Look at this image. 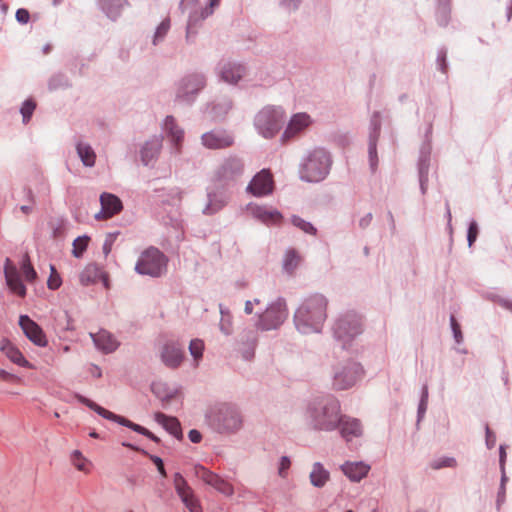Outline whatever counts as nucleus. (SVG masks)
Instances as JSON below:
<instances>
[{"mask_svg":"<svg viewBox=\"0 0 512 512\" xmlns=\"http://www.w3.org/2000/svg\"><path fill=\"white\" fill-rule=\"evenodd\" d=\"M342 412L339 399L332 394L312 397L306 402L303 419L308 429L315 432L337 430Z\"/></svg>","mask_w":512,"mask_h":512,"instance_id":"1","label":"nucleus"},{"mask_svg":"<svg viewBox=\"0 0 512 512\" xmlns=\"http://www.w3.org/2000/svg\"><path fill=\"white\" fill-rule=\"evenodd\" d=\"M328 299L320 293L305 298L294 313L297 330L303 334L321 332L327 318Z\"/></svg>","mask_w":512,"mask_h":512,"instance_id":"2","label":"nucleus"},{"mask_svg":"<svg viewBox=\"0 0 512 512\" xmlns=\"http://www.w3.org/2000/svg\"><path fill=\"white\" fill-rule=\"evenodd\" d=\"M207 425L220 434L235 433L242 427L243 419L239 409L230 403H216L205 413Z\"/></svg>","mask_w":512,"mask_h":512,"instance_id":"3","label":"nucleus"},{"mask_svg":"<svg viewBox=\"0 0 512 512\" xmlns=\"http://www.w3.org/2000/svg\"><path fill=\"white\" fill-rule=\"evenodd\" d=\"M331 166V154L325 148L316 147L303 157L299 165V177L308 183L321 182L328 176Z\"/></svg>","mask_w":512,"mask_h":512,"instance_id":"4","label":"nucleus"},{"mask_svg":"<svg viewBox=\"0 0 512 512\" xmlns=\"http://www.w3.org/2000/svg\"><path fill=\"white\" fill-rule=\"evenodd\" d=\"M287 115L281 106L266 105L254 116L253 125L264 139H273L286 123Z\"/></svg>","mask_w":512,"mask_h":512,"instance_id":"5","label":"nucleus"},{"mask_svg":"<svg viewBox=\"0 0 512 512\" xmlns=\"http://www.w3.org/2000/svg\"><path fill=\"white\" fill-rule=\"evenodd\" d=\"M332 332L334 339L347 349L353 340L363 332L362 317L354 311H346L335 320Z\"/></svg>","mask_w":512,"mask_h":512,"instance_id":"6","label":"nucleus"},{"mask_svg":"<svg viewBox=\"0 0 512 512\" xmlns=\"http://www.w3.org/2000/svg\"><path fill=\"white\" fill-rule=\"evenodd\" d=\"M206 85L205 74L200 72L185 74L175 84L174 101L181 105L192 106Z\"/></svg>","mask_w":512,"mask_h":512,"instance_id":"7","label":"nucleus"},{"mask_svg":"<svg viewBox=\"0 0 512 512\" xmlns=\"http://www.w3.org/2000/svg\"><path fill=\"white\" fill-rule=\"evenodd\" d=\"M168 258L156 247L145 249L139 256L135 271L152 278L161 277L167 270Z\"/></svg>","mask_w":512,"mask_h":512,"instance_id":"8","label":"nucleus"},{"mask_svg":"<svg viewBox=\"0 0 512 512\" xmlns=\"http://www.w3.org/2000/svg\"><path fill=\"white\" fill-rule=\"evenodd\" d=\"M245 169L244 161L237 155H229L224 158L214 172L213 181L221 188L234 186L242 177Z\"/></svg>","mask_w":512,"mask_h":512,"instance_id":"9","label":"nucleus"},{"mask_svg":"<svg viewBox=\"0 0 512 512\" xmlns=\"http://www.w3.org/2000/svg\"><path fill=\"white\" fill-rule=\"evenodd\" d=\"M362 366L354 361H347L333 368L332 388L343 391L352 388L363 376Z\"/></svg>","mask_w":512,"mask_h":512,"instance_id":"10","label":"nucleus"},{"mask_svg":"<svg viewBox=\"0 0 512 512\" xmlns=\"http://www.w3.org/2000/svg\"><path fill=\"white\" fill-rule=\"evenodd\" d=\"M287 317L288 309L286 300L283 297H278L259 315L256 324L257 329L262 331L278 329L285 322Z\"/></svg>","mask_w":512,"mask_h":512,"instance_id":"11","label":"nucleus"},{"mask_svg":"<svg viewBox=\"0 0 512 512\" xmlns=\"http://www.w3.org/2000/svg\"><path fill=\"white\" fill-rule=\"evenodd\" d=\"M215 70L219 80L229 85H237L247 73L244 64L231 60H221Z\"/></svg>","mask_w":512,"mask_h":512,"instance_id":"12","label":"nucleus"},{"mask_svg":"<svg viewBox=\"0 0 512 512\" xmlns=\"http://www.w3.org/2000/svg\"><path fill=\"white\" fill-rule=\"evenodd\" d=\"M194 474L198 479L202 480L205 484L212 486L220 493L226 496H232L234 494V488L229 482L203 465H195Z\"/></svg>","mask_w":512,"mask_h":512,"instance_id":"13","label":"nucleus"},{"mask_svg":"<svg viewBox=\"0 0 512 512\" xmlns=\"http://www.w3.org/2000/svg\"><path fill=\"white\" fill-rule=\"evenodd\" d=\"M274 189L273 176L269 170L263 169L251 179L246 191L255 197H264L272 194Z\"/></svg>","mask_w":512,"mask_h":512,"instance_id":"14","label":"nucleus"},{"mask_svg":"<svg viewBox=\"0 0 512 512\" xmlns=\"http://www.w3.org/2000/svg\"><path fill=\"white\" fill-rule=\"evenodd\" d=\"M227 188H221L215 183L214 187L207 188V204L203 208L204 215H214L221 211L228 203L229 196L226 193Z\"/></svg>","mask_w":512,"mask_h":512,"instance_id":"15","label":"nucleus"},{"mask_svg":"<svg viewBox=\"0 0 512 512\" xmlns=\"http://www.w3.org/2000/svg\"><path fill=\"white\" fill-rule=\"evenodd\" d=\"M202 144L208 149H226L234 144V136L225 129H214L201 136Z\"/></svg>","mask_w":512,"mask_h":512,"instance_id":"16","label":"nucleus"},{"mask_svg":"<svg viewBox=\"0 0 512 512\" xmlns=\"http://www.w3.org/2000/svg\"><path fill=\"white\" fill-rule=\"evenodd\" d=\"M19 326L33 344L39 347L47 346L48 341L43 329L28 315H21L19 317Z\"/></svg>","mask_w":512,"mask_h":512,"instance_id":"17","label":"nucleus"},{"mask_svg":"<svg viewBox=\"0 0 512 512\" xmlns=\"http://www.w3.org/2000/svg\"><path fill=\"white\" fill-rule=\"evenodd\" d=\"M336 431L339 432L346 442H350L354 438H359L363 435V425L358 418L341 412L339 426Z\"/></svg>","mask_w":512,"mask_h":512,"instance_id":"18","label":"nucleus"},{"mask_svg":"<svg viewBox=\"0 0 512 512\" xmlns=\"http://www.w3.org/2000/svg\"><path fill=\"white\" fill-rule=\"evenodd\" d=\"M161 361L170 369L178 368L184 359V347L178 342H166L160 353Z\"/></svg>","mask_w":512,"mask_h":512,"instance_id":"19","label":"nucleus"},{"mask_svg":"<svg viewBox=\"0 0 512 512\" xmlns=\"http://www.w3.org/2000/svg\"><path fill=\"white\" fill-rule=\"evenodd\" d=\"M258 343V332L255 329L244 330L237 340V351L242 358L250 361L254 358L255 349Z\"/></svg>","mask_w":512,"mask_h":512,"instance_id":"20","label":"nucleus"},{"mask_svg":"<svg viewBox=\"0 0 512 512\" xmlns=\"http://www.w3.org/2000/svg\"><path fill=\"white\" fill-rule=\"evenodd\" d=\"M4 275L9 289L20 297L26 296V287L23 284L17 267L9 258L6 259Z\"/></svg>","mask_w":512,"mask_h":512,"instance_id":"21","label":"nucleus"},{"mask_svg":"<svg viewBox=\"0 0 512 512\" xmlns=\"http://www.w3.org/2000/svg\"><path fill=\"white\" fill-rule=\"evenodd\" d=\"M188 21L186 26V41H192L197 35V28L201 25V22L205 20L209 15L213 13L211 8L200 7L188 11Z\"/></svg>","mask_w":512,"mask_h":512,"instance_id":"22","label":"nucleus"},{"mask_svg":"<svg viewBox=\"0 0 512 512\" xmlns=\"http://www.w3.org/2000/svg\"><path fill=\"white\" fill-rule=\"evenodd\" d=\"M252 216L265 225H278L283 219L280 211L264 205H249Z\"/></svg>","mask_w":512,"mask_h":512,"instance_id":"23","label":"nucleus"},{"mask_svg":"<svg viewBox=\"0 0 512 512\" xmlns=\"http://www.w3.org/2000/svg\"><path fill=\"white\" fill-rule=\"evenodd\" d=\"M162 142L163 136L155 135L144 143L140 151V156L141 161L145 166L150 165L157 159L162 148Z\"/></svg>","mask_w":512,"mask_h":512,"instance_id":"24","label":"nucleus"},{"mask_svg":"<svg viewBox=\"0 0 512 512\" xmlns=\"http://www.w3.org/2000/svg\"><path fill=\"white\" fill-rule=\"evenodd\" d=\"M309 122L310 117L306 113L293 115L281 136V141L285 143L292 139L295 135L304 130L309 125Z\"/></svg>","mask_w":512,"mask_h":512,"instance_id":"25","label":"nucleus"},{"mask_svg":"<svg viewBox=\"0 0 512 512\" xmlns=\"http://www.w3.org/2000/svg\"><path fill=\"white\" fill-rule=\"evenodd\" d=\"M163 131L173 144L175 151L178 153L184 139V131L180 126H178L173 116H166L163 123Z\"/></svg>","mask_w":512,"mask_h":512,"instance_id":"26","label":"nucleus"},{"mask_svg":"<svg viewBox=\"0 0 512 512\" xmlns=\"http://www.w3.org/2000/svg\"><path fill=\"white\" fill-rule=\"evenodd\" d=\"M343 474L352 482H360L367 476L371 467L370 465L360 462L347 461L340 466Z\"/></svg>","mask_w":512,"mask_h":512,"instance_id":"27","label":"nucleus"},{"mask_svg":"<svg viewBox=\"0 0 512 512\" xmlns=\"http://www.w3.org/2000/svg\"><path fill=\"white\" fill-rule=\"evenodd\" d=\"M90 335L97 349L105 354L114 352L119 346V342L107 330L101 329L99 332Z\"/></svg>","mask_w":512,"mask_h":512,"instance_id":"28","label":"nucleus"},{"mask_svg":"<svg viewBox=\"0 0 512 512\" xmlns=\"http://www.w3.org/2000/svg\"><path fill=\"white\" fill-rule=\"evenodd\" d=\"M154 420L176 439H183L182 427L178 418L166 415L163 412H156Z\"/></svg>","mask_w":512,"mask_h":512,"instance_id":"29","label":"nucleus"},{"mask_svg":"<svg viewBox=\"0 0 512 512\" xmlns=\"http://www.w3.org/2000/svg\"><path fill=\"white\" fill-rule=\"evenodd\" d=\"M0 350L14 364L24 368H33L32 364L26 360L22 352L9 340L4 339L1 342Z\"/></svg>","mask_w":512,"mask_h":512,"instance_id":"30","label":"nucleus"},{"mask_svg":"<svg viewBox=\"0 0 512 512\" xmlns=\"http://www.w3.org/2000/svg\"><path fill=\"white\" fill-rule=\"evenodd\" d=\"M233 100L230 97L211 102L207 105L208 113L212 120H223L233 108Z\"/></svg>","mask_w":512,"mask_h":512,"instance_id":"31","label":"nucleus"},{"mask_svg":"<svg viewBox=\"0 0 512 512\" xmlns=\"http://www.w3.org/2000/svg\"><path fill=\"white\" fill-rule=\"evenodd\" d=\"M151 391L161 401L163 408H166L177 395L176 389L170 388L168 384L161 381L153 382L151 384Z\"/></svg>","mask_w":512,"mask_h":512,"instance_id":"32","label":"nucleus"},{"mask_svg":"<svg viewBox=\"0 0 512 512\" xmlns=\"http://www.w3.org/2000/svg\"><path fill=\"white\" fill-rule=\"evenodd\" d=\"M97 3L106 16L113 21L119 18L124 6L129 4L127 0H98Z\"/></svg>","mask_w":512,"mask_h":512,"instance_id":"33","label":"nucleus"},{"mask_svg":"<svg viewBox=\"0 0 512 512\" xmlns=\"http://www.w3.org/2000/svg\"><path fill=\"white\" fill-rule=\"evenodd\" d=\"M173 482L177 495L179 496L182 503L186 507L190 499H193L195 497L193 489L189 486L185 478L179 472L174 474Z\"/></svg>","mask_w":512,"mask_h":512,"instance_id":"34","label":"nucleus"},{"mask_svg":"<svg viewBox=\"0 0 512 512\" xmlns=\"http://www.w3.org/2000/svg\"><path fill=\"white\" fill-rule=\"evenodd\" d=\"M173 482L177 495L179 496L182 503L186 507L190 499H193L195 497L193 489L189 486L185 478L179 472L174 474Z\"/></svg>","mask_w":512,"mask_h":512,"instance_id":"35","label":"nucleus"},{"mask_svg":"<svg viewBox=\"0 0 512 512\" xmlns=\"http://www.w3.org/2000/svg\"><path fill=\"white\" fill-rule=\"evenodd\" d=\"M100 203L104 211L108 212V217H113L123 209V204L120 198L111 193H102L100 195Z\"/></svg>","mask_w":512,"mask_h":512,"instance_id":"36","label":"nucleus"},{"mask_svg":"<svg viewBox=\"0 0 512 512\" xmlns=\"http://www.w3.org/2000/svg\"><path fill=\"white\" fill-rule=\"evenodd\" d=\"M310 483L316 488H322L330 479V473L320 462H315L309 475Z\"/></svg>","mask_w":512,"mask_h":512,"instance_id":"37","label":"nucleus"},{"mask_svg":"<svg viewBox=\"0 0 512 512\" xmlns=\"http://www.w3.org/2000/svg\"><path fill=\"white\" fill-rule=\"evenodd\" d=\"M77 154L85 167H93L96 162V153L90 144L79 141L76 143Z\"/></svg>","mask_w":512,"mask_h":512,"instance_id":"38","label":"nucleus"},{"mask_svg":"<svg viewBox=\"0 0 512 512\" xmlns=\"http://www.w3.org/2000/svg\"><path fill=\"white\" fill-rule=\"evenodd\" d=\"M79 401L82 404H84L85 406H87L88 408H90L91 410H93L94 412H96L99 416H101L107 420L116 422V423H117V421H119V418L121 415H117V414L105 409L104 407L98 405L94 401H92L84 396H79Z\"/></svg>","mask_w":512,"mask_h":512,"instance_id":"39","label":"nucleus"},{"mask_svg":"<svg viewBox=\"0 0 512 512\" xmlns=\"http://www.w3.org/2000/svg\"><path fill=\"white\" fill-rule=\"evenodd\" d=\"M117 423L119 425L125 426V427L133 430L136 433H139V434L149 438L151 441H153L157 444L161 443V439L158 436H156L155 434H153L150 430H148L147 428H145L139 424H136V423L130 421L129 419H127L123 416H120L119 421H117Z\"/></svg>","mask_w":512,"mask_h":512,"instance_id":"40","label":"nucleus"},{"mask_svg":"<svg viewBox=\"0 0 512 512\" xmlns=\"http://www.w3.org/2000/svg\"><path fill=\"white\" fill-rule=\"evenodd\" d=\"M122 446L129 448L133 451L139 452V453L145 455L146 457H148L155 464V466L157 467V470L161 474V476L167 477V473H166L164 462H163L162 458H160L159 456L150 454L146 450L139 448L138 446L131 444L129 442H123Z\"/></svg>","mask_w":512,"mask_h":512,"instance_id":"41","label":"nucleus"},{"mask_svg":"<svg viewBox=\"0 0 512 512\" xmlns=\"http://www.w3.org/2000/svg\"><path fill=\"white\" fill-rule=\"evenodd\" d=\"M100 275H102V270L97 264L91 263L88 264L81 273L80 280L82 284L89 285L100 280Z\"/></svg>","mask_w":512,"mask_h":512,"instance_id":"42","label":"nucleus"},{"mask_svg":"<svg viewBox=\"0 0 512 512\" xmlns=\"http://www.w3.org/2000/svg\"><path fill=\"white\" fill-rule=\"evenodd\" d=\"M300 263V256L295 249H289L283 259V270L292 275Z\"/></svg>","mask_w":512,"mask_h":512,"instance_id":"43","label":"nucleus"},{"mask_svg":"<svg viewBox=\"0 0 512 512\" xmlns=\"http://www.w3.org/2000/svg\"><path fill=\"white\" fill-rule=\"evenodd\" d=\"M418 177H428L430 168V151L422 148L418 159Z\"/></svg>","mask_w":512,"mask_h":512,"instance_id":"44","label":"nucleus"},{"mask_svg":"<svg viewBox=\"0 0 512 512\" xmlns=\"http://www.w3.org/2000/svg\"><path fill=\"white\" fill-rule=\"evenodd\" d=\"M70 81L68 77L63 73H57L50 77L48 81V88L50 91L65 89L70 87Z\"/></svg>","mask_w":512,"mask_h":512,"instance_id":"45","label":"nucleus"},{"mask_svg":"<svg viewBox=\"0 0 512 512\" xmlns=\"http://www.w3.org/2000/svg\"><path fill=\"white\" fill-rule=\"evenodd\" d=\"M90 237L87 235L79 236L73 241L72 254L75 258H81L86 251Z\"/></svg>","mask_w":512,"mask_h":512,"instance_id":"46","label":"nucleus"},{"mask_svg":"<svg viewBox=\"0 0 512 512\" xmlns=\"http://www.w3.org/2000/svg\"><path fill=\"white\" fill-rule=\"evenodd\" d=\"M380 132H381L380 113L378 111H375L370 118L368 139L378 140L379 136H380Z\"/></svg>","mask_w":512,"mask_h":512,"instance_id":"47","label":"nucleus"},{"mask_svg":"<svg viewBox=\"0 0 512 512\" xmlns=\"http://www.w3.org/2000/svg\"><path fill=\"white\" fill-rule=\"evenodd\" d=\"M291 223L306 234H310V235L317 234V229L314 227V225L312 223L302 219L298 215H292Z\"/></svg>","mask_w":512,"mask_h":512,"instance_id":"48","label":"nucleus"},{"mask_svg":"<svg viewBox=\"0 0 512 512\" xmlns=\"http://www.w3.org/2000/svg\"><path fill=\"white\" fill-rule=\"evenodd\" d=\"M21 271L27 282L33 283L37 278V272L33 268L29 256L26 254L21 263Z\"/></svg>","mask_w":512,"mask_h":512,"instance_id":"49","label":"nucleus"},{"mask_svg":"<svg viewBox=\"0 0 512 512\" xmlns=\"http://www.w3.org/2000/svg\"><path fill=\"white\" fill-rule=\"evenodd\" d=\"M451 7L450 5H437L436 8V21L437 23L445 27L450 21Z\"/></svg>","mask_w":512,"mask_h":512,"instance_id":"50","label":"nucleus"},{"mask_svg":"<svg viewBox=\"0 0 512 512\" xmlns=\"http://www.w3.org/2000/svg\"><path fill=\"white\" fill-rule=\"evenodd\" d=\"M35 109L36 102L33 99H27L22 103L20 113L24 124H27L30 121Z\"/></svg>","mask_w":512,"mask_h":512,"instance_id":"51","label":"nucleus"},{"mask_svg":"<svg viewBox=\"0 0 512 512\" xmlns=\"http://www.w3.org/2000/svg\"><path fill=\"white\" fill-rule=\"evenodd\" d=\"M169 29H170V19L166 18L157 26L156 31L154 33V37H153V44L157 45L160 41H162L165 38V36L167 35Z\"/></svg>","mask_w":512,"mask_h":512,"instance_id":"52","label":"nucleus"},{"mask_svg":"<svg viewBox=\"0 0 512 512\" xmlns=\"http://www.w3.org/2000/svg\"><path fill=\"white\" fill-rule=\"evenodd\" d=\"M377 142L378 140L368 139V156L372 172H374L378 166Z\"/></svg>","mask_w":512,"mask_h":512,"instance_id":"53","label":"nucleus"},{"mask_svg":"<svg viewBox=\"0 0 512 512\" xmlns=\"http://www.w3.org/2000/svg\"><path fill=\"white\" fill-rule=\"evenodd\" d=\"M203 350H204V343L202 340L193 339L190 341L189 351L195 360L202 358Z\"/></svg>","mask_w":512,"mask_h":512,"instance_id":"54","label":"nucleus"},{"mask_svg":"<svg viewBox=\"0 0 512 512\" xmlns=\"http://www.w3.org/2000/svg\"><path fill=\"white\" fill-rule=\"evenodd\" d=\"M457 465V461L455 458L453 457H442V458H439L435 461H433V463L431 464V467L434 469V470H439V469H442V468H445V467H456Z\"/></svg>","mask_w":512,"mask_h":512,"instance_id":"55","label":"nucleus"},{"mask_svg":"<svg viewBox=\"0 0 512 512\" xmlns=\"http://www.w3.org/2000/svg\"><path fill=\"white\" fill-rule=\"evenodd\" d=\"M450 326L453 333L454 340L457 344H461L464 340L463 333L461 331L460 324L458 323L456 317L452 314L450 315Z\"/></svg>","mask_w":512,"mask_h":512,"instance_id":"56","label":"nucleus"},{"mask_svg":"<svg viewBox=\"0 0 512 512\" xmlns=\"http://www.w3.org/2000/svg\"><path fill=\"white\" fill-rule=\"evenodd\" d=\"M436 62H437L438 69L442 73L446 74L447 70H448V64H447V49L445 47H441L438 49Z\"/></svg>","mask_w":512,"mask_h":512,"instance_id":"57","label":"nucleus"},{"mask_svg":"<svg viewBox=\"0 0 512 512\" xmlns=\"http://www.w3.org/2000/svg\"><path fill=\"white\" fill-rule=\"evenodd\" d=\"M50 269H51V274L47 281V285H48L49 289L57 290L61 286L62 280H61L60 275L57 273L56 268L53 265L50 266Z\"/></svg>","mask_w":512,"mask_h":512,"instance_id":"58","label":"nucleus"},{"mask_svg":"<svg viewBox=\"0 0 512 512\" xmlns=\"http://www.w3.org/2000/svg\"><path fill=\"white\" fill-rule=\"evenodd\" d=\"M220 311L222 314V318H221V321L219 324V328L223 334L230 335L232 333V323H231V319H230L231 318L230 314L229 313L225 314L222 308Z\"/></svg>","mask_w":512,"mask_h":512,"instance_id":"59","label":"nucleus"},{"mask_svg":"<svg viewBox=\"0 0 512 512\" xmlns=\"http://www.w3.org/2000/svg\"><path fill=\"white\" fill-rule=\"evenodd\" d=\"M478 234H479L478 224L475 220H472L469 223L468 230H467V241H468L469 247H471L474 244V242L477 240Z\"/></svg>","mask_w":512,"mask_h":512,"instance_id":"60","label":"nucleus"},{"mask_svg":"<svg viewBox=\"0 0 512 512\" xmlns=\"http://www.w3.org/2000/svg\"><path fill=\"white\" fill-rule=\"evenodd\" d=\"M118 235H119V232H113V233L107 234V236L104 240V243H103V247H102L105 257H107L110 254V252L112 250V246H113L114 242L116 241Z\"/></svg>","mask_w":512,"mask_h":512,"instance_id":"61","label":"nucleus"},{"mask_svg":"<svg viewBox=\"0 0 512 512\" xmlns=\"http://www.w3.org/2000/svg\"><path fill=\"white\" fill-rule=\"evenodd\" d=\"M71 460L73 465L80 471L85 470V461L86 459L82 456V453L79 450L73 451L71 455Z\"/></svg>","mask_w":512,"mask_h":512,"instance_id":"62","label":"nucleus"},{"mask_svg":"<svg viewBox=\"0 0 512 512\" xmlns=\"http://www.w3.org/2000/svg\"><path fill=\"white\" fill-rule=\"evenodd\" d=\"M485 442L488 449H492L496 444V435L488 424L485 425Z\"/></svg>","mask_w":512,"mask_h":512,"instance_id":"63","label":"nucleus"},{"mask_svg":"<svg viewBox=\"0 0 512 512\" xmlns=\"http://www.w3.org/2000/svg\"><path fill=\"white\" fill-rule=\"evenodd\" d=\"M15 17L20 24H27L30 20V13L25 8H19L16 11Z\"/></svg>","mask_w":512,"mask_h":512,"instance_id":"64","label":"nucleus"}]
</instances>
